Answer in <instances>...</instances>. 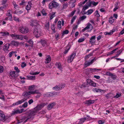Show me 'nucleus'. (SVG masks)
<instances>
[{"mask_svg": "<svg viewBox=\"0 0 124 124\" xmlns=\"http://www.w3.org/2000/svg\"><path fill=\"white\" fill-rule=\"evenodd\" d=\"M30 25L32 27H35L39 26V23L37 21L31 20L30 21Z\"/></svg>", "mask_w": 124, "mask_h": 124, "instance_id": "nucleus-3", "label": "nucleus"}, {"mask_svg": "<svg viewBox=\"0 0 124 124\" xmlns=\"http://www.w3.org/2000/svg\"><path fill=\"white\" fill-rule=\"evenodd\" d=\"M55 24H53L51 26V30L53 31V32L54 33L56 32V31L55 30Z\"/></svg>", "mask_w": 124, "mask_h": 124, "instance_id": "nucleus-30", "label": "nucleus"}, {"mask_svg": "<svg viewBox=\"0 0 124 124\" xmlns=\"http://www.w3.org/2000/svg\"><path fill=\"white\" fill-rule=\"evenodd\" d=\"M7 0H3L1 4L2 5H3L5 4L7 2Z\"/></svg>", "mask_w": 124, "mask_h": 124, "instance_id": "nucleus-63", "label": "nucleus"}, {"mask_svg": "<svg viewBox=\"0 0 124 124\" xmlns=\"http://www.w3.org/2000/svg\"><path fill=\"white\" fill-rule=\"evenodd\" d=\"M69 32V31L67 30H65V31H63L62 34V36H63L65 34H67Z\"/></svg>", "mask_w": 124, "mask_h": 124, "instance_id": "nucleus-34", "label": "nucleus"}, {"mask_svg": "<svg viewBox=\"0 0 124 124\" xmlns=\"http://www.w3.org/2000/svg\"><path fill=\"white\" fill-rule=\"evenodd\" d=\"M20 31L23 34H25L28 32L29 31L28 28L25 27L21 26L19 28Z\"/></svg>", "mask_w": 124, "mask_h": 124, "instance_id": "nucleus-5", "label": "nucleus"}, {"mask_svg": "<svg viewBox=\"0 0 124 124\" xmlns=\"http://www.w3.org/2000/svg\"><path fill=\"white\" fill-rule=\"evenodd\" d=\"M41 13L43 15L46 16L47 15V13L45 12V10L44 9H43L41 11Z\"/></svg>", "mask_w": 124, "mask_h": 124, "instance_id": "nucleus-50", "label": "nucleus"}, {"mask_svg": "<svg viewBox=\"0 0 124 124\" xmlns=\"http://www.w3.org/2000/svg\"><path fill=\"white\" fill-rule=\"evenodd\" d=\"M66 48V50H65V51L63 52L64 54H66L70 49V47L69 46H67Z\"/></svg>", "mask_w": 124, "mask_h": 124, "instance_id": "nucleus-40", "label": "nucleus"}, {"mask_svg": "<svg viewBox=\"0 0 124 124\" xmlns=\"http://www.w3.org/2000/svg\"><path fill=\"white\" fill-rule=\"evenodd\" d=\"M96 59L95 58V57L90 62V64H91L93 63L96 60Z\"/></svg>", "mask_w": 124, "mask_h": 124, "instance_id": "nucleus-60", "label": "nucleus"}, {"mask_svg": "<svg viewBox=\"0 0 124 124\" xmlns=\"http://www.w3.org/2000/svg\"><path fill=\"white\" fill-rule=\"evenodd\" d=\"M14 20L15 21L19 22H20L19 18L16 17H14Z\"/></svg>", "mask_w": 124, "mask_h": 124, "instance_id": "nucleus-59", "label": "nucleus"}, {"mask_svg": "<svg viewBox=\"0 0 124 124\" xmlns=\"http://www.w3.org/2000/svg\"><path fill=\"white\" fill-rule=\"evenodd\" d=\"M75 52L72 53L71 55L68 57L67 62L68 63H70L73 61L74 58L76 55Z\"/></svg>", "mask_w": 124, "mask_h": 124, "instance_id": "nucleus-6", "label": "nucleus"}, {"mask_svg": "<svg viewBox=\"0 0 124 124\" xmlns=\"http://www.w3.org/2000/svg\"><path fill=\"white\" fill-rule=\"evenodd\" d=\"M26 100V99H25V100H24V99H22L21 100L19 101H17L16 103H13V105L15 106L16 105H18L19 104H21L25 100Z\"/></svg>", "mask_w": 124, "mask_h": 124, "instance_id": "nucleus-17", "label": "nucleus"}, {"mask_svg": "<svg viewBox=\"0 0 124 124\" xmlns=\"http://www.w3.org/2000/svg\"><path fill=\"white\" fill-rule=\"evenodd\" d=\"M93 27L92 25L91 24L89 23H87V25L86 27L84 28L83 29L82 31V32H84L86 30L91 28V30L90 31H88V32L90 31L93 29Z\"/></svg>", "mask_w": 124, "mask_h": 124, "instance_id": "nucleus-8", "label": "nucleus"}, {"mask_svg": "<svg viewBox=\"0 0 124 124\" xmlns=\"http://www.w3.org/2000/svg\"><path fill=\"white\" fill-rule=\"evenodd\" d=\"M93 91H95L97 92H104V91L103 90H101L100 89H97L96 88H94L93 89Z\"/></svg>", "mask_w": 124, "mask_h": 124, "instance_id": "nucleus-27", "label": "nucleus"}, {"mask_svg": "<svg viewBox=\"0 0 124 124\" xmlns=\"http://www.w3.org/2000/svg\"><path fill=\"white\" fill-rule=\"evenodd\" d=\"M86 16L85 15L83 16H82L80 17L79 18V20L81 21H82L86 18Z\"/></svg>", "mask_w": 124, "mask_h": 124, "instance_id": "nucleus-38", "label": "nucleus"}, {"mask_svg": "<svg viewBox=\"0 0 124 124\" xmlns=\"http://www.w3.org/2000/svg\"><path fill=\"white\" fill-rule=\"evenodd\" d=\"M31 94V91L28 92L25 91L23 93V95L24 96L26 97Z\"/></svg>", "mask_w": 124, "mask_h": 124, "instance_id": "nucleus-19", "label": "nucleus"}, {"mask_svg": "<svg viewBox=\"0 0 124 124\" xmlns=\"http://www.w3.org/2000/svg\"><path fill=\"white\" fill-rule=\"evenodd\" d=\"M123 50L124 49L122 48L119 50L117 52V53L116 55V57H118L119 55L122 52Z\"/></svg>", "mask_w": 124, "mask_h": 124, "instance_id": "nucleus-28", "label": "nucleus"}, {"mask_svg": "<svg viewBox=\"0 0 124 124\" xmlns=\"http://www.w3.org/2000/svg\"><path fill=\"white\" fill-rule=\"evenodd\" d=\"M99 2H95L94 1H90L88 3V5L89 7L95 6L97 5Z\"/></svg>", "mask_w": 124, "mask_h": 124, "instance_id": "nucleus-11", "label": "nucleus"}, {"mask_svg": "<svg viewBox=\"0 0 124 124\" xmlns=\"http://www.w3.org/2000/svg\"><path fill=\"white\" fill-rule=\"evenodd\" d=\"M58 6L59 4L58 3L53 0L49 3V8L52 9L53 8H56Z\"/></svg>", "mask_w": 124, "mask_h": 124, "instance_id": "nucleus-4", "label": "nucleus"}, {"mask_svg": "<svg viewBox=\"0 0 124 124\" xmlns=\"http://www.w3.org/2000/svg\"><path fill=\"white\" fill-rule=\"evenodd\" d=\"M87 84L89 85L94 87L96 86V84L91 80L87 79Z\"/></svg>", "mask_w": 124, "mask_h": 124, "instance_id": "nucleus-12", "label": "nucleus"}, {"mask_svg": "<svg viewBox=\"0 0 124 124\" xmlns=\"http://www.w3.org/2000/svg\"><path fill=\"white\" fill-rule=\"evenodd\" d=\"M55 12H53L52 13L50 17V20L52 19L55 16Z\"/></svg>", "mask_w": 124, "mask_h": 124, "instance_id": "nucleus-42", "label": "nucleus"}, {"mask_svg": "<svg viewBox=\"0 0 124 124\" xmlns=\"http://www.w3.org/2000/svg\"><path fill=\"white\" fill-rule=\"evenodd\" d=\"M68 6V4L67 3H65L63 4V8H67Z\"/></svg>", "mask_w": 124, "mask_h": 124, "instance_id": "nucleus-62", "label": "nucleus"}, {"mask_svg": "<svg viewBox=\"0 0 124 124\" xmlns=\"http://www.w3.org/2000/svg\"><path fill=\"white\" fill-rule=\"evenodd\" d=\"M10 45L9 43H7L5 44L3 47V50L5 52L8 51V49Z\"/></svg>", "mask_w": 124, "mask_h": 124, "instance_id": "nucleus-14", "label": "nucleus"}, {"mask_svg": "<svg viewBox=\"0 0 124 124\" xmlns=\"http://www.w3.org/2000/svg\"><path fill=\"white\" fill-rule=\"evenodd\" d=\"M40 72H34L33 71H31L30 72V74L31 75H36L39 74Z\"/></svg>", "mask_w": 124, "mask_h": 124, "instance_id": "nucleus-37", "label": "nucleus"}, {"mask_svg": "<svg viewBox=\"0 0 124 124\" xmlns=\"http://www.w3.org/2000/svg\"><path fill=\"white\" fill-rule=\"evenodd\" d=\"M8 13L7 14V16H10L11 18V19H10V21L12 20V16L11 14L10 13V10H9L8 11Z\"/></svg>", "mask_w": 124, "mask_h": 124, "instance_id": "nucleus-51", "label": "nucleus"}, {"mask_svg": "<svg viewBox=\"0 0 124 124\" xmlns=\"http://www.w3.org/2000/svg\"><path fill=\"white\" fill-rule=\"evenodd\" d=\"M96 36H92L90 39L89 40L90 43L91 44H94L95 41Z\"/></svg>", "mask_w": 124, "mask_h": 124, "instance_id": "nucleus-13", "label": "nucleus"}, {"mask_svg": "<svg viewBox=\"0 0 124 124\" xmlns=\"http://www.w3.org/2000/svg\"><path fill=\"white\" fill-rule=\"evenodd\" d=\"M31 5V4L28 3V4L26 5V9L27 11L30 10L31 9V7L32 6Z\"/></svg>", "mask_w": 124, "mask_h": 124, "instance_id": "nucleus-22", "label": "nucleus"}, {"mask_svg": "<svg viewBox=\"0 0 124 124\" xmlns=\"http://www.w3.org/2000/svg\"><path fill=\"white\" fill-rule=\"evenodd\" d=\"M41 43L43 46H44L46 44L47 42L45 40H43L41 41Z\"/></svg>", "mask_w": 124, "mask_h": 124, "instance_id": "nucleus-44", "label": "nucleus"}, {"mask_svg": "<svg viewBox=\"0 0 124 124\" xmlns=\"http://www.w3.org/2000/svg\"><path fill=\"white\" fill-rule=\"evenodd\" d=\"M31 94H34L39 93V92L38 90H36L34 91H31Z\"/></svg>", "mask_w": 124, "mask_h": 124, "instance_id": "nucleus-36", "label": "nucleus"}, {"mask_svg": "<svg viewBox=\"0 0 124 124\" xmlns=\"http://www.w3.org/2000/svg\"><path fill=\"white\" fill-rule=\"evenodd\" d=\"M93 52H92L91 53H90L86 55L85 57V59L86 60L87 59H88L89 57L90 56H92L93 55Z\"/></svg>", "mask_w": 124, "mask_h": 124, "instance_id": "nucleus-31", "label": "nucleus"}, {"mask_svg": "<svg viewBox=\"0 0 124 124\" xmlns=\"http://www.w3.org/2000/svg\"><path fill=\"white\" fill-rule=\"evenodd\" d=\"M16 52L15 51H12L11 52L9 53L8 54V55H9V57H11L12 56V54H16Z\"/></svg>", "mask_w": 124, "mask_h": 124, "instance_id": "nucleus-41", "label": "nucleus"}, {"mask_svg": "<svg viewBox=\"0 0 124 124\" xmlns=\"http://www.w3.org/2000/svg\"><path fill=\"white\" fill-rule=\"evenodd\" d=\"M65 86L64 84H61L58 85H56L55 86L53 87V89L57 91L61 90L64 88Z\"/></svg>", "mask_w": 124, "mask_h": 124, "instance_id": "nucleus-7", "label": "nucleus"}, {"mask_svg": "<svg viewBox=\"0 0 124 124\" xmlns=\"http://www.w3.org/2000/svg\"><path fill=\"white\" fill-rule=\"evenodd\" d=\"M86 120V118H81L80 119L79 121L78 124H82Z\"/></svg>", "mask_w": 124, "mask_h": 124, "instance_id": "nucleus-26", "label": "nucleus"}, {"mask_svg": "<svg viewBox=\"0 0 124 124\" xmlns=\"http://www.w3.org/2000/svg\"><path fill=\"white\" fill-rule=\"evenodd\" d=\"M93 10L91 9L90 10H89L87 11V15H89L91 14L93 12Z\"/></svg>", "mask_w": 124, "mask_h": 124, "instance_id": "nucleus-52", "label": "nucleus"}, {"mask_svg": "<svg viewBox=\"0 0 124 124\" xmlns=\"http://www.w3.org/2000/svg\"><path fill=\"white\" fill-rule=\"evenodd\" d=\"M55 37L56 40H58L59 39V34L57 33L55 35Z\"/></svg>", "mask_w": 124, "mask_h": 124, "instance_id": "nucleus-53", "label": "nucleus"}, {"mask_svg": "<svg viewBox=\"0 0 124 124\" xmlns=\"http://www.w3.org/2000/svg\"><path fill=\"white\" fill-rule=\"evenodd\" d=\"M45 26L46 28L48 30L49 28V23L48 22L45 25Z\"/></svg>", "mask_w": 124, "mask_h": 124, "instance_id": "nucleus-45", "label": "nucleus"}, {"mask_svg": "<svg viewBox=\"0 0 124 124\" xmlns=\"http://www.w3.org/2000/svg\"><path fill=\"white\" fill-rule=\"evenodd\" d=\"M16 37L15 38V39H20L22 40L23 39V37L22 36L20 35H17L16 36Z\"/></svg>", "mask_w": 124, "mask_h": 124, "instance_id": "nucleus-23", "label": "nucleus"}, {"mask_svg": "<svg viewBox=\"0 0 124 124\" xmlns=\"http://www.w3.org/2000/svg\"><path fill=\"white\" fill-rule=\"evenodd\" d=\"M112 93H109L106 94L105 95V97H106L107 98H109L112 96Z\"/></svg>", "mask_w": 124, "mask_h": 124, "instance_id": "nucleus-49", "label": "nucleus"}, {"mask_svg": "<svg viewBox=\"0 0 124 124\" xmlns=\"http://www.w3.org/2000/svg\"><path fill=\"white\" fill-rule=\"evenodd\" d=\"M24 109L23 108L21 109L20 110L18 109L14 110L12 111V115H14L16 114L20 113L24 111Z\"/></svg>", "mask_w": 124, "mask_h": 124, "instance_id": "nucleus-10", "label": "nucleus"}, {"mask_svg": "<svg viewBox=\"0 0 124 124\" xmlns=\"http://www.w3.org/2000/svg\"><path fill=\"white\" fill-rule=\"evenodd\" d=\"M10 76L12 78H15V72L14 71L11 72L10 73Z\"/></svg>", "mask_w": 124, "mask_h": 124, "instance_id": "nucleus-33", "label": "nucleus"}, {"mask_svg": "<svg viewBox=\"0 0 124 124\" xmlns=\"http://www.w3.org/2000/svg\"><path fill=\"white\" fill-rule=\"evenodd\" d=\"M113 17L112 16H111L110 17V18L109 19V23H113L114 22V20L113 19Z\"/></svg>", "mask_w": 124, "mask_h": 124, "instance_id": "nucleus-39", "label": "nucleus"}, {"mask_svg": "<svg viewBox=\"0 0 124 124\" xmlns=\"http://www.w3.org/2000/svg\"><path fill=\"white\" fill-rule=\"evenodd\" d=\"M94 100H88L86 101V104L88 105L92 104L94 103Z\"/></svg>", "mask_w": 124, "mask_h": 124, "instance_id": "nucleus-25", "label": "nucleus"}, {"mask_svg": "<svg viewBox=\"0 0 124 124\" xmlns=\"http://www.w3.org/2000/svg\"><path fill=\"white\" fill-rule=\"evenodd\" d=\"M37 113L36 111L34 109L30 111L27 116H25L24 117L25 120L24 122H26L28 120H32L34 117L35 115Z\"/></svg>", "mask_w": 124, "mask_h": 124, "instance_id": "nucleus-1", "label": "nucleus"}, {"mask_svg": "<svg viewBox=\"0 0 124 124\" xmlns=\"http://www.w3.org/2000/svg\"><path fill=\"white\" fill-rule=\"evenodd\" d=\"M17 35L14 34H12L10 35V36H11L12 38L15 39V38H16Z\"/></svg>", "mask_w": 124, "mask_h": 124, "instance_id": "nucleus-57", "label": "nucleus"}, {"mask_svg": "<svg viewBox=\"0 0 124 124\" xmlns=\"http://www.w3.org/2000/svg\"><path fill=\"white\" fill-rule=\"evenodd\" d=\"M28 105V103L27 102H26L24 103L22 105V106L23 108H25L27 107Z\"/></svg>", "mask_w": 124, "mask_h": 124, "instance_id": "nucleus-47", "label": "nucleus"}, {"mask_svg": "<svg viewBox=\"0 0 124 124\" xmlns=\"http://www.w3.org/2000/svg\"><path fill=\"white\" fill-rule=\"evenodd\" d=\"M112 32H111V31H110L109 32H106L105 33V34L106 35H111L112 34Z\"/></svg>", "mask_w": 124, "mask_h": 124, "instance_id": "nucleus-61", "label": "nucleus"}, {"mask_svg": "<svg viewBox=\"0 0 124 124\" xmlns=\"http://www.w3.org/2000/svg\"><path fill=\"white\" fill-rule=\"evenodd\" d=\"M77 17V16H74L72 18L71 20V23H73V22L76 19Z\"/></svg>", "mask_w": 124, "mask_h": 124, "instance_id": "nucleus-46", "label": "nucleus"}, {"mask_svg": "<svg viewBox=\"0 0 124 124\" xmlns=\"http://www.w3.org/2000/svg\"><path fill=\"white\" fill-rule=\"evenodd\" d=\"M85 40V39L84 38H81L79 39L78 40V42L79 43H81L82 42L84 41Z\"/></svg>", "mask_w": 124, "mask_h": 124, "instance_id": "nucleus-55", "label": "nucleus"}, {"mask_svg": "<svg viewBox=\"0 0 124 124\" xmlns=\"http://www.w3.org/2000/svg\"><path fill=\"white\" fill-rule=\"evenodd\" d=\"M0 34H2V35L3 36H6L7 35L8 36L9 35V33L7 31L5 32H3V31H1L0 32Z\"/></svg>", "mask_w": 124, "mask_h": 124, "instance_id": "nucleus-24", "label": "nucleus"}, {"mask_svg": "<svg viewBox=\"0 0 124 124\" xmlns=\"http://www.w3.org/2000/svg\"><path fill=\"white\" fill-rule=\"evenodd\" d=\"M14 69L16 70L17 72L19 73L20 72V70L18 69V68L17 67L15 66L14 67Z\"/></svg>", "mask_w": 124, "mask_h": 124, "instance_id": "nucleus-58", "label": "nucleus"}, {"mask_svg": "<svg viewBox=\"0 0 124 124\" xmlns=\"http://www.w3.org/2000/svg\"><path fill=\"white\" fill-rule=\"evenodd\" d=\"M121 96V94L120 93H117L116 95L114 96L113 97L115 98H119Z\"/></svg>", "mask_w": 124, "mask_h": 124, "instance_id": "nucleus-43", "label": "nucleus"}, {"mask_svg": "<svg viewBox=\"0 0 124 124\" xmlns=\"http://www.w3.org/2000/svg\"><path fill=\"white\" fill-rule=\"evenodd\" d=\"M28 79L32 80H34L35 79V76H31L28 75L26 76Z\"/></svg>", "mask_w": 124, "mask_h": 124, "instance_id": "nucleus-20", "label": "nucleus"}, {"mask_svg": "<svg viewBox=\"0 0 124 124\" xmlns=\"http://www.w3.org/2000/svg\"><path fill=\"white\" fill-rule=\"evenodd\" d=\"M0 115L1 116V119L2 118V119L4 120H6L7 119V118L4 114L0 113Z\"/></svg>", "mask_w": 124, "mask_h": 124, "instance_id": "nucleus-29", "label": "nucleus"}, {"mask_svg": "<svg viewBox=\"0 0 124 124\" xmlns=\"http://www.w3.org/2000/svg\"><path fill=\"white\" fill-rule=\"evenodd\" d=\"M33 33L37 38H38L41 36V31L39 26L34 28Z\"/></svg>", "mask_w": 124, "mask_h": 124, "instance_id": "nucleus-2", "label": "nucleus"}, {"mask_svg": "<svg viewBox=\"0 0 124 124\" xmlns=\"http://www.w3.org/2000/svg\"><path fill=\"white\" fill-rule=\"evenodd\" d=\"M4 68L3 67L0 65V73H1L3 72Z\"/></svg>", "mask_w": 124, "mask_h": 124, "instance_id": "nucleus-54", "label": "nucleus"}, {"mask_svg": "<svg viewBox=\"0 0 124 124\" xmlns=\"http://www.w3.org/2000/svg\"><path fill=\"white\" fill-rule=\"evenodd\" d=\"M27 42L28 43L30 44V46L31 47H33V42L32 40L30 39L28 40V41H27Z\"/></svg>", "mask_w": 124, "mask_h": 124, "instance_id": "nucleus-32", "label": "nucleus"}, {"mask_svg": "<svg viewBox=\"0 0 124 124\" xmlns=\"http://www.w3.org/2000/svg\"><path fill=\"white\" fill-rule=\"evenodd\" d=\"M55 105L56 104L54 102L49 104L47 106L48 109L49 110H51Z\"/></svg>", "mask_w": 124, "mask_h": 124, "instance_id": "nucleus-15", "label": "nucleus"}, {"mask_svg": "<svg viewBox=\"0 0 124 124\" xmlns=\"http://www.w3.org/2000/svg\"><path fill=\"white\" fill-rule=\"evenodd\" d=\"M26 64L25 62H23L22 63L21 66L22 68H23L26 66Z\"/></svg>", "mask_w": 124, "mask_h": 124, "instance_id": "nucleus-56", "label": "nucleus"}, {"mask_svg": "<svg viewBox=\"0 0 124 124\" xmlns=\"http://www.w3.org/2000/svg\"><path fill=\"white\" fill-rule=\"evenodd\" d=\"M57 66L58 68L60 70H62V68L61 66V64L60 63H57L55 64Z\"/></svg>", "mask_w": 124, "mask_h": 124, "instance_id": "nucleus-21", "label": "nucleus"}, {"mask_svg": "<svg viewBox=\"0 0 124 124\" xmlns=\"http://www.w3.org/2000/svg\"><path fill=\"white\" fill-rule=\"evenodd\" d=\"M45 105L44 103H42L38 105L34 109L38 113V111L40 110Z\"/></svg>", "mask_w": 124, "mask_h": 124, "instance_id": "nucleus-9", "label": "nucleus"}, {"mask_svg": "<svg viewBox=\"0 0 124 124\" xmlns=\"http://www.w3.org/2000/svg\"><path fill=\"white\" fill-rule=\"evenodd\" d=\"M45 63H49L51 61V58L50 56L48 55L46 56V58L45 59Z\"/></svg>", "mask_w": 124, "mask_h": 124, "instance_id": "nucleus-16", "label": "nucleus"}, {"mask_svg": "<svg viewBox=\"0 0 124 124\" xmlns=\"http://www.w3.org/2000/svg\"><path fill=\"white\" fill-rule=\"evenodd\" d=\"M33 102V100L32 99H31L28 101V103L29 105L31 104Z\"/></svg>", "mask_w": 124, "mask_h": 124, "instance_id": "nucleus-64", "label": "nucleus"}, {"mask_svg": "<svg viewBox=\"0 0 124 124\" xmlns=\"http://www.w3.org/2000/svg\"><path fill=\"white\" fill-rule=\"evenodd\" d=\"M76 11L75 10L73 11L69 15V17H71L75 13Z\"/></svg>", "mask_w": 124, "mask_h": 124, "instance_id": "nucleus-48", "label": "nucleus"}, {"mask_svg": "<svg viewBox=\"0 0 124 124\" xmlns=\"http://www.w3.org/2000/svg\"><path fill=\"white\" fill-rule=\"evenodd\" d=\"M19 43L18 42L16 41H12L10 43V44L14 46H18Z\"/></svg>", "mask_w": 124, "mask_h": 124, "instance_id": "nucleus-18", "label": "nucleus"}, {"mask_svg": "<svg viewBox=\"0 0 124 124\" xmlns=\"http://www.w3.org/2000/svg\"><path fill=\"white\" fill-rule=\"evenodd\" d=\"M35 87V85H32L29 86L28 89L31 91L33 90Z\"/></svg>", "mask_w": 124, "mask_h": 124, "instance_id": "nucleus-35", "label": "nucleus"}]
</instances>
